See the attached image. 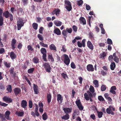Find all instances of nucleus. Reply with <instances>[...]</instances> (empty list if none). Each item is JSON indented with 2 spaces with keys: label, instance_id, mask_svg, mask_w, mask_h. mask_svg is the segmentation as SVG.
<instances>
[{
  "label": "nucleus",
  "instance_id": "obj_1",
  "mask_svg": "<svg viewBox=\"0 0 121 121\" xmlns=\"http://www.w3.org/2000/svg\"><path fill=\"white\" fill-rule=\"evenodd\" d=\"M25 23V21L20 17H18L17 19V27L18 30H20L21 27L24 26Z\"/></svg>",
  "mask_w": 121,
  "mask_h": 121
},
{
  "label": "nucleus",
  "instance_id": "obj_2",
  "mask_svg": "<svg viewBox=\"0 0 121 121\" xmlns=\"http://www.w3.org/2000/svg\"><path fill=\"white\" fill-rule=\"evenodd\" d=\"M61 58L62 60L64 59V62L65 64L67 66H68L70 62V60L68 56L66 54H64L61 56Z\"/></svg>",
  "mask_w": 121,
  "mask_h": 121
},
{
  "label": "nucleus",
  "instance_id": "obj_3",
  "mask_svg": "<svg viewBox=\"0 0 121 121\" xmlns=\"http://www.w3.org/2000/svg\"><path fill=\"white\" fill-rule=\"evenodd\" d=\"M3 15L6 18L9 17L10 20L11 21L13 20V17L12 14L10 13L8 11H6L3 12Z\"/></svg>",
  "mask_w": 121,
  "mask_h": 121
},
{
  "label": "nucleus",
  "instance_id": "obj_4",
  "mask_svg": "<svg viewBox=\"0 0 121 121\" xmlns=\"http://www.w3.org/2000/svg\"><path fill=\"white\" fill-rule=\"evenodd\" d=\"M40 51L41 53L43 54V59L44 61H47V60L46 59L47 51L46 49L44 48H42L41 49Z\"/></svg>",
  "mask_w": 121,
  "mask_h": 121
},
{
  "label": "nucleus",
  "instance_id": "obj_5",
  "mask_svg": "<svg viewBox=\"0 0 121 121\" xmlns=\"http://www.w3.org/2000/svg\"><path fill=\"white\" fill-rule=\"evenodd\" d=\"M46 72L50 73L51 69L50 65L48 63H45L43 66Z\"/></svg>",
  "mask_w": 121,
  "mask_h": 121
},
{
  "label": "nucleus",
  "instance_id": "obj_6",
  "mask_svg": "<svg viewBox=\"0 0 121 121\" xmlns=\"http://www.w3.org/2000/svg\"><path fill=\"white\" fill-rule=\"evenodd\" d=\"M75 103L80 110L81 111L83 110V107L82 104L80 99H78L76 101Z\"/></svg>",
  "mask_w": 121,
  "mask_h": 121
},
{
  "label": "nucleus",
  "instance_id": "obj_7",
  "mask_svg": "<svg viewBox=\"0 0 121 121\" xmlns=\"http://www.w3.org/2000/svg\"><path fill=\"white\" fill-rule=\"evenodd\" d=\"M10 113L11 112L7 110L5 112L4 115L5 117L8 120H11V118L9 117Z\"/></svg>",
  "mask_w": 121,
  "mask_h": 121
},
{
  "label": "nucleus",
  "instance_id": "obj_8",
  "mask_svg": "<svg viewBox=\"0 0 121 121\" xmlns=\"http://www.w3.org/2000/svg\"><path fill=\"white\" fill-rule=\"evenodd\" d=\"M86 69L89 71L93 72L94 70V69L93 65L91 64H88L86 66Z\"/></svg>",
  "mask_w": 121,
  "mask_h": 121
},
{
  "label": "nucleus",
  "instance_id": "obj_9",
  "mask_svg": "<svg viewBox=\"0 0 121 121\" xmlns=\"http://www.w3.org/2000/svg\"><path fill=\"white\" fill-rule=\"evenodd\" d=\"M17 43V41L16 39H13L11 42V48L12 50H14L15 48V44Z\"/></svg>",
  "mask_w": 121,
  "mask_h": 121
},
{
  "label": "nucleus",
  "instance_id": "obj_10",
  "mask_svg": "<svg viewBox=\"0 0 121 121\" xmlns=\"http://www.w3.org/2000/svg\"><path fill=\"white\" fill-rule=\"evenodd\" d=\"M3 99V100L5 102H7L8 103H11L12 102L13 99H12L6 96H4Z\"/></svg>",
  "mask_w": 121,
  "mask_h": 121
},
{
  "label": "nucleus",
  "instance_id": "obj_11",
  "mask_svg": "<svg viewBox=\"0 0 121 121\" xmlns=\"http://www.w3.org/2000/svg\"><path fill=\"white\" fill-rule=\"evenodd\" d=\"M14 92L16 96L21 92V90L19 87H16L14 90Z\"/></svg>",
  "mask_w": 121,
  "mask_h": 121
},
{
  "label": "nucleus",
  "instance_id": "obj_12",
  "mask_svg": "<svg viewBox=\"0 0 121 121\" xmlns=\"http://www.w3.org/2000/svg\"><path fill=\"white\" fill-rule=\"evenodd\" d=\"M79 20L80 23L82 24L83 25H85L86 24V19L83 17H80L79 18Z\"/></svg>",
  "mask_w": 121,
  "mask_h": 121
},
{
  "label": "nucleus",
  "instance_id": "obj_13",
  "mask_svg": "<svg viewBox=\"0 0 121 121\" xmlns=\"http://www.w3.org/2000/svg\"><path fill=\"white\" fill-rule=\"evenodd\" d=\"M87 45L88 47L91 50H93L94 49V46L91 41H88L87 42Z\"/></svg>",
  "mask_w": 121,
  "mask_h": 121
},
{
  "label": "nucleus",
  "instance_id": "obj_14",
  "mask_svg": "<svg viewBox=\"0 0 121 121\" xmlns=\"http://www.w3.org/2000/svg\"><path fill=\"white\" fill-rule=\"evenodd\" d=\"M57 101L60 103H62L63 100V97L60 94H58L57 95Z\"/></svg>",
  "mask_w": 121,
  "mask_h": 121
},
{
  "label": "nucleus",
  "instance_id": "obj_15",
  "mask_svg": "<svg viewBox=\"0 0 121 121\" xmlns=\"http://www.w3.org/2000/svg\"><path fill=\"white\" fill-rule=\"evenodd\" d=\"M27 102L25 100H23L21 102V105L22 108H25L27 106Z\"/></svg>",
  "mask_w": 121,
  "mask_h": 121
},
{
  "label": "nucleus",
  "instance_id": "obj_16",
  "mask_svg": "<svg viewBox=\"0 0 121 121\" xmlns=\"http://www.w3.org/2000/svg\"><path fill=\"white\" fill-rule=\"evenodd\" d=\"M54 33L57 35H60L61 34V31L60 29L58 28L55 29L53 31Z\"/></svg>",
  "mask_w": 121,
  "mask_h": 121
},
{
  "label": "nucleus",
  "instance_id": "obj_17",
  "mask_svg": "<svg viewBox=\"0 0 121 121\" xmlns=\"http://www.w3.org/2000/svg\"><path fill=\"white\" fill-rule=\"evenodd\" d=\"M112 110L108 108L106 109V112L107 113L109 114H111L112 115L115 114L114 112H113Z\"/></svg>",
  "mask_w": 121,
  "mask_h": 121
},
{
  "label": "nucleus",
  "instance_id": "obj_18",
  "mask_svg": "<svg viewBox=\"0 0 121 121\" xmlns=\"http://www.w3.org/2000/svg\"><path fill=\"white\" fill-rule=\"evenodd\" d=\"M33 88L35 92V94H38V86L35 84H33Z\"/></svg>",
  "mask_w": 121,
  "mask_h": 121
},
{
  "label": "nucleus",
  "instance_id": "obj_19",
  "mask_svg": "<svg viewBox=\"0 0 121 121\" xmlns=\"http://www.w3.org/2000/svg\"><path fill=\"white\" fill-rule=\"evenodd\" d=\"M63 110L65 113L67 114L71 112L72 111V108H64Z\"/></svg>",
  "mask_w": 121,
  "mask_h": 121
},
{
  "label": "nucleus",
  "instance_id": "obj_20",
  "mask_svg": "<svg viewBox=\"0 0 121 121\" xmlns=\"http://www.w3.org/2000/svg\"><path fill=\"white\" fill-rule=\"evenodd\" d=\"M6 90L8 91L7 93H11L12 91L11 86L10 85H8L7 86Z\"/></svg>",
  "mask_w": 121,
  "mask_h": 121
},
{
  "label": "nucleus",
  "instance_id": "obj_21",
  "mask_svg": "<svg viewBox=\"0 0 121 121\" xmlns=\"http://www.w3.org/2000/svg\"><path fill=\"white\" fill-rule=\"evenodd\" d=\"M10 56L12 59L13 60L16 57L17 55L14 52H11L10 53Z\"/></svg>",
  "mask_w": 121,
  "mask_h": 121
},
{
  "label": "nucleus",
  "instance_id": "obj_22",
  "mask_svg": "<svg viewBox=\"0 0 121 121\" xmlns=\"http://www.w3.org/2000/svg\"><path fill=\"white\" fill-rule=\"evenodd\" d=\"M52 96L50 93L47 94V101L48 103L49 104L51 102V100Z\"/></svg>",
  "mask_w": 121,
  "mask_h": 121
},
{
  "label": "nucleus",
  "instance_id": "obj_23",
  "mask_svg": "<svg viewBox=\"0 0 121 121\" xmlns=\"http://www.w3.org/2000/svg\"><path fill=\"white\" fill-rule=\"evenodd\" d=\"M49 48L51 50L53 51L55 50L56 51H57L55 45L53 44H52L49 46Z\"/></svg>",
  "mask_w": 121,
  "mask_h": 121
},
{
  "label": "nucleus",
  "instance_id": "obj_24",
  "mask_svg": "<svg viewBox=\"0 0 121 121\" xmlns=\"http://www.w3.org/2000/svg\"><path fill=\"white\" fill-rule=\"evenodd\" d=\"M14 69L13 68H11L9 70V72L10 74L12 75V76L15 77V76L16 73L14 72Z\"/></svg>",
  "mask_w": 121,
  "mask_h": 121
},
{
  "label": "nucleus",
  "instance_id": "obj_25",
  "mask_svg": "<svg viewBox=\"0 0 121 121\" xmlns=\"http://www.w3.org/2000/svg\"><path fill=\"white\" fill-rule=\"evenodd\" d=\"M0 118L1 119L2 121H7L6 119L3 114L0 113Z\"/></svg>",
  "mask_w": 121,
  "mask_h": 121
},
{
  "label": "nucleus",
  "instance_id": "obj_26",
  "mask_svg": "<svg viewBox=\"0 0 121 121\" xmlns=\"http://www.w3.org/2000/svg\"><path fill=\"white\" fill-rule=\"evenodd\" d=\"M54 23L55 25L57 26H60L62 24L61 22L60 21H54Z\"/></svg>",
  "mask_w": 121,
  "mask_h": 121
},
{
  "label": "nucleus",
  "instance_id": "obj_27",
  "mask_svg": "<svg viewBox=\"0 0 121 121\" xmlns=\"http://www.w3.org/2000/svg\"><path fill=\"white\" fill-rule=\"evenodd\" d=\"M69 117V115L68 114H66L64 116L61 117L62 119L65 120H68Z\"/></svg>",
  "mask_w": 121,
  "mask_h": 121
},
{
  "label": "nucleus",
  "instance_id": "obj_28",
  "mask_svg": "<svg viewBox=\"0 0 121 121\" xmlns=\"http://www.w3.org/2000/svg\"><path fill=\"white\" fill-rule=\"evenodd\" d=\"M116 66V65L114 62H112L111 64L110 65V69L112 70H113L115 69Z\"/></svg>",
  "mask_w": 121,
  "mask_h": 121
},
{
  "label": "nucleus",
  "instance_id": "obj_29",
  "mask_svg": "<svg viewBox=\"0 0 121 121\" xmlns=\"http://www.w3.org/2000/svg\"><path fill=\"white\" fill-rule=\"evenodd\" d=\"M4 18L2 15H0V26L3 25V24Z\"/></svg>",
  "mask_w": 121,
  "mask_h": 121
},
{
  "label": "nucleus",
  "instance_id": "obj_30",
  "mask_svg": "<svg viewBox=\"0 0 121 121\" xmlns=\"http://www.w3.org/2000/svg\"><path fill=\"white\" fill-rule=\"evenodd\" d=\"M48 59H50L52 62H53L54 61V59L51 54H49L48 55Z\"/></svg>",
  "mask_w": 121,
  "mask_h": 121
},
{
  "label": "nucleus",
  "instance_id": "obj_31",
  "mask_svg": "<svg viewBox=\"0 0 121 121\" xmlns=\"http://www.w3.org/2000/svg\"><path fill=\"white\" fill-rule=\"evenodd\" d=\"M32 26L33 29L35 30H37L38 28V24L35 23H34L32 24Z\"/></svg>",
  "mask_w": 121,
  "mask_h": 121
},
{
  "label": "nucleus",
  "instance_id": "obj_32",
  "mask_svg": "<svg viewBox=\"0 0 121 121\" xmlns=\"http://www.w3.org/2000/svg\"><path fill=\"white\" fill-rule=\"evenodd\" d=\"M42 118L44 120H46L48 118V116L46 113H44L42 115Z\"/></svg>",
  "mask_w": 121,
  "mask_h": 121
},
{
  "label": "nucleus",
  "instance_id": "obj_33",
  "mask_svg": "<svg viewBox=\"0 0 121 121\" xmlns=\"http://www.w3.org/2000/svg\"><path fill=\"white\" fill-rule=\"evenodd\" d=\"M93 83L95 86V87H98L99 86L98 81L96 80H95L93 82Z\"/></svg>",
  "mask_w": 121,
  "mask_h": 121
},
{
  "label": "nucleus",
  "instance_id": "obj_34",
  "mask_svg": "<svg viewBox=\"0 0 121 121\" xmlns=\"http://www.w3.org/2000/svg\"><path fill=\"white\" fill-rule=\"evenodd\" d=\"M33 60L35 63L37 64L39 62V59L37 57H34L33 59Z\"/></svg>",
  "mask_w": 121,
  "mask_h": 121
},
{
  "label": "nucleus",
  "instance_id": "obj_35",
  "mask_svg": "<svg viewBox=\"0 0 121 121\" xmlns=\"http://www.w3.org/2000/svg\"><path fill=\"white\" fill-rule=\"evenodd\" d=\"M62 34L64 36L66 37L67 36L68 32H67L66 30H62Z\"/></svg>",
  "mask_w": 121,
  "mask_h": 121
},
{
  "label": "nucleus",
  "instance_id": "obj_36",
  "mask_svg": "<svg viewBox=\"0 0 121 121\" xmlns=\"http://www.w3.org/2000/svg\"><path fill=\"white\" fill-rule=\"evenodd\" d=\"M43 41H42L41 42L39 43V44L40 45H41L42 46L44 47L47 48L48 47V45L47 44H45L43 43Z\"/></svg>",
  "mask_w": 121,
  "mask_h": 121
},
{
  "label": "nucleus",
  "instance_id": "obj_37",
  "mask_svg": "<svg viewBox=\"0 0 121 121\" xmlns=\"http://www.w3.org/2000/svg\"><path fill=\"white\" fill-rule=\"evenodd\" d=\"M97 115L98 117L99 118H101L102 117L103 115V113L101 112H97Z\"/></svg>",
  "mask_w": 121,
  "mask_h": 121
},
{
  "label": "nucleus",
  "instance_id": "obj_38",
  "mask_svg": "<svg viewBox=\"0 0 121 121\" xmlns=\"http://www.w3.org/2000/svg\"><path fill=\"white\" fill-rule=\"evenodd\" d=\"M4 64L5 66L7 68H9L11 66L10 64L4 61Z\"/></svg>",
  "mask_w": 121,
  "mask_h": 121
},
{
  "label": "nucleus",
  "instance_id": "obj_39",
  "mask_svg": "<svg viewBox=\"0 0 121 121\" xmlns=\"http://www.w3.org/2000/svg\"><path fill=\"white\" fill-rule=\"evenodd\" d=\"M98 100L101 102H103L104 101V98L101 95L99 96L98 97Z\"/></svg>",
  "mask_w": 121,
  "mask_h": 121
},
{
  "label": "nucleus",
  "instance_id": "obj_40",
  "mask_svg": "<svg viewBox=\"0 0 121 121\" xmlns=\"http://www.w3.org/2000/svg\"><path fill=\"white\" fill-rule=\"evenodd\" d=\"M84 98L86 100H89V97L88 95L86 93H85L84 94Z\"/></svg>",
  "mask_w": 121,
  "mask_h": 121
},
{
  "label": "nucleus",
  "instance_id": "obj_41",
  "mask_svg": "<svg viewBox=\"0 0 121 121\" xmlns=\"http://www.w3.org/2000/svg\"><path fill=\"white\" fill-rule=\"evenodd\" d=\"M37 37L39 39L40 41H42L43 40V37L42 35L40 34H38L37 35Z\"/></svg>",
  "mask_w": 121,
  "mask_h": 121
},
{
  "label": "nucleus",
  "instance_id": "obj_42",
  "mask_svg": "<svg viewBox=\"0 0 121 121\" xmlns=\"http://www.w3.org/2000/svg\"><path fill=\"white\" fill-rule=\"evenodd\" d=\"M106 89V87L104 85H102L101 88V91H105Z\"/></svg>",
  "mask_w": 121,
  "mask_h": 121
},
{
  "label": "nucleus",
  "instance_id": "obj_43",
  "mask_svg": "<svg viewBox=\"0 0 121 121\" xmlns=\"http://www.w3.org/2000/svg\"><path fill=\"white\" fill-rule=\"evenodd\" d=\"M34 68H30L28 70L27 72L29 73H33V72L34 71Z\"/></svg>",
  "mask_w": 121,
  "mask_h": 121
},
{
  "label": "nucleus",
  "instance_id": "obj_44",
  "mask_svg": "<svg viewBox=\"0 0 121 121\" xmlns=\"http://www.w3.org/2000/svg\"><path fill=\"white\" fill-rule=\"evenodd\" d=\"M17 115L18 116L22 117L23 116L24 114V112H17Z\"/></svg>",
  "mask_w": 121,
  "mask_h": 121
},
{
  "label": "nucleus",
  "instance_id": "obj_45",
  "mask_svg": "<svg viewBox=\"0 0 121 121\" xmlns=\"http://www.w3.org/2000/svg\"><path fill=\"white\" fill-rule=\"evenodd\" d=\"M65 7L66 9L69 11H70L72 9V6H67L66 5Z\"/></svg>",
  "mask_w": 121,
  "mask_h": 121
},
{
  "label": "nucleus",
  "instance_id": "obj_46",
  "mask_svg": "<svg viewBox=\"0 0 121 121\" xmlns=\"http://www.w3.org/2000/svg\"><path fill=\"white\" fill-rule=\"evenodd\" d=\"M90 90L91 92L94 93L95 92V89L94 87L92 86H91Z\"/></svg>",
  "mask_w": 121,
  "mask_h": 121
},
{
  "label": "nucleus",
  "instance_id": "obj_47",
  "mask_svg": "<svg viewBox=\"0 0 121 121\" xmlns=\"http://www.w3.org/2000/svg\"><path fill=\"white\" fill-rule=\"evenodd\" d=\"M55 9L56 10V15L57 16H58L60 14V10L58 9L57 10L56 9Z\"/></svg>",
  "mask_w": 121,
  "mask_h": 121
},
{
  "label": "nucleus",
  "instance_id": "obj_48",
  "mask_svg": "<svg viewBox=\"0 0 121 121\" xmlns=\"http://www.w3.org/2000/svg\"><path fill=\"white\" fill-rule=\"evenodd\" d=\"M66 31L67 32H68L69 33L71 34L72 31V29L71 28H67L66 29Z\"/></svg>",
  "mask_w": 121,
  "mask_h": 121
},
{
  "label": "nucleus",
  "instance_id": "obj_49",
  "mask_svg": "<svg viewBox=\"0 0 121 121\" xmlns=\"http://www.w3.org/2000/svg\"><path fill=\"white\" fill-rule=\"evenodd\" d=\"M27 48L28 51L30 50V51H32L33 50V48L32 47L31 45H28L27 46Z\"/></svg>",
  "mask_w": 121,
  "mask_h": 121
},
{
  "label": "nucleus",
  "instance_id": "obj_50",
  "mask_svg": "<svg viewBox=\"0 0 121 121\" xmlns=\"http://www.w3.org/2000/svg\"><path fill=\"white\" fill-rule=\"evenodd\" d=\"M65 4H66V5L67 6H71V3L69 1L65 0Z\"/></svg>",
  "mask_w": 121,
  "mask_h": 121
},
{
  "label": "nucleus",
  "instance_id": "obj_51",
  "mask_svg": "<svg viewBox=\"0 0 121 121\" xmlns=\"http://www.w3.org/2000/svg\"><path fill=\"white\" fill-rule=\"evenodd\" d=\"M25 78L27 81V82L28 83L30 86H31V84L30 81L28 78L26 77V76H24Z\"/></svg>",
  "mask_w": 121,
  "mask_h": 121
},
{
  "label": "nucleus",
  "instance_id": "obj_52",
  "mask_svg": "<svg viewBox=\"0 0 121 121\" xmlns=\"http://www.w3.org/2000/svg\"><path fill=\"white\" fill-rule=\"evenodd\" d=\"M61 75L63 78L65 79H66V78H68V76L67 74L65 73H62L61 74Z\"/></svg>",
  "mask_w": 121,
  "mask_h": 121
},
{
  "label": "nucleus",
  "instance_id": "obj_53",
  "mask_svg": "<svg viewBox=\"0 0 121 121\" xmlns=\"http://www.w3.org/2000/svg\"><path fill=\"white\" fill-rule=\"evenodd\" d=\"M83 2L82 0H80L77 1V4L79 6H80V5H82L83 3Z\"/></svg>",
  "mask_w": 121,
  "mask_h": 121
},
{
  "label": "nucleus",
  "instance_id": "obj_54",
  "mask_svg": "<svg viewBox=\"0 0 121 121\" xmlns=\"http://www.w3.org/2000/svg\"><path fill=\"white\" fill-rule=\"evenodd\" d=\"M94 35L91 32L89 34V37L90 39H94Z\"/></svg>",
  "mask_w": 121,
  "mask_h": 121
},
{
  "label": "nucleus",
  "instance_id": "obj_55",
  "mask_svg": "<svg viewBox=\"0 0 121 121\" xmlns=\"http://www.w3.org/2000/svg\"><path fill=\"white\" fill-rule=\"evenodd\" d=\"M87 92L88 93L89 98H92L93 97V93H91L89 91H87Z\"/></svg>",
  "mask_w": 121,
  "mask_h": 121
},
{
  "label": "nucleus",
  "instance_id": "obj_56",
  "mask_svg": "<svg viewBox=\"0 0 121 121\" xmlns=\"http://www.w3.org/2000/svg\"><path fill=\"white\" fill-rule=\"evenodd\" d=\"M107 43L109 44H112V40L108 38L107 40Z\"/></svg>",
  "mask_w": 121,
  "mask_h": 121
},
{
  "label": "nucleus",
  "instance_id": "obj_57",
  "mask_svg": "<svg viewBox=\"0 0 121 121\" xmlns=\"http://www.w3.org/2000/svg\"><path fill=\"white\" fill-rule=\"evenodd\" d=\"M29 107L31 108H32L33 106V103L31 100H29Z\"/></svg>",
  "mask_w": 121,
  "mask_h": 121
},
{
  "label": "nucleus",
  "instance_id": "obj_58",
  "mask_svg": "<svg viewBox=\"0 0 121 121\" xmlns=\"http://www.w3.org/2000/svg\"><path fill=\"white\" fill-rule=\"evenodd\" d=\"M62 49H61V51H63L64 52H65L66 51L67 49L65 48V45H63L62 47Z\"/></svg>",
  "mask_w": 121,
  "mask_h": 121
},
{
  "label": "nucleus",
  "instance_id": "obj_59",
  "mask_svg": "<svg viewBox=\"0 0 121 121\" xmlns=\"http://www.w3.org/2000/svg\"><path fill=\"white\" fill-rule=\"evenodd\" d=\"M44 29V28L42 27H40L39 29V32L40 33L43 34V32Z\"/></svg>",
  "mask_w": 121,
  "mask_h": 121
},
{
  "label": "nucleus",
  "instance_id": "obj_60",
  "mask_svg": "<svg viewBox=\"0 0 121 121\" xmlns=\"http://www.w3.org/2000/svg\"><path fill=\"white\" fill-rule=\"evenodd\" d=\"M71 67L73 69H75L76 68V66L75 64L74 63L72 62L71 64Z\"/></svg>",
  "mask_w": 121,
  "mask_h": 121
},
{
  "label": "nucleus",
  "instance_id": "obj_61",
  "mask_svg": "<svg viewBox=\"0 0 121 121\" xmlns=\"http://www.w3.org/2000/svg\"><path fill=\"white\" fill-rule=\"evenodd\" d=\"M114 60L115 62L117 63H118L119 61V59L118 57H116L114 58Z\"/></svg>",
  "mask_w": 121,
  "mask_h": 121
},
{
  "label": "nucleus",
  "instance_id": "obj_62",
  "mask_svg": "<svg viewBox=\"0 0 121 121\" xmlns=\"http://www.w3.org/2000/svg\"><path fill=\"white\" fill-rule=\"evenodd\" d=\"M101 74L102 76H104L106 75L107 74V73L106 72L104 71L103 70L101 71Z\"/></svg>",
  "mask_w": 121,
  "mask_h": 121
},
{
  "label": "nucleus",
  "instance_id": "obj_63",
  "mask_svg": "<svg viewBox=\"0 0 121 121\" xmlns=\"http://www.w3.org/2000/svg\"><path fill=\"white\" fill-rule=\"evenodd\" d=\"M77 27L76 26L73 25V31L75 32L77 31Z\"/></svg>",
  "mask_w": 121,
  "mask_h": 121
},
{
  "label": "nucleus",
  "instance_id": "obj_64",
  "mask_svg": "<svg viewBox=\"0 0 121 121\" xmlns=\"http://www.w3.org/2000/svg\"><path fill=\"white\" fill-rule=\"evenodd\" d=\"M22 44L21 43H20L17 46V48L19 49H21L22 48Z\"/></svg>",
  "mask_w": 121,
  "mask_h": 121
}]
</instances>
